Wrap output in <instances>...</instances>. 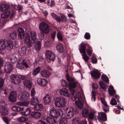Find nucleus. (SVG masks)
Wrapping results in <instances>:
<instances>
[{"label":"nucleus","instance_id":"15","mask_svg":"<svg viewBox=\"0 0 124 124\" xmlns=\"http://www.w3.org/2000/svg\"><path fill=\"white\" fill-rule=\"evenodd\" d=\"M3 63V60L0 57V77H1L3 75V72L0 70L1 67L2 66ZM4 82V80L0 77V88L2 86Z\"/></svg>","mask_w":124,"mask_h":124},{"label":"nucleus","instance_id":"10","mask_svg":"<svg viewBox=\"0 0 124 124\" xmlns=\"http://www.w3.org/2000/svg\"><path fill=\"white\" fill-rule=\"evenodd\" d=\"M17 75L12 74L10 76V79L11 83L15 85H18L21 82V80Z\"/></svg>","mask_w":124,"mask_h":124},{"label":"nucleus","instance_id":"57","mask_svg":"<svg viewBox=\"0 0 124 124\" xmlns=\"http://www.w3.org/2000/svg\"><path fill=\"white\" fill-rule=\"evenodd\" d=\"M85 38L86 39H90V34L88 32H86L84 35Z\"/></svg>","mask_w":124,"mask_h":124},{"label":"nucleus","instance_id":"36","mask_svg":"<svg viewBox=\"0 0 124 124\" xmlns=\"http://www.w3.org/2000/svg\"><path fill=\"white\" fill-rule=\"evenodd\" d=\"M9 8V6L7 4H4L0 7V10L1 11L3 12L7 10Z\"/></svg>","mask_w":124,"mask_h":124},{"label":"nucleus","instance_id":"64","mask_svg":"<svg viewBox=\"0 0 124 124\" xmlns=\"http://www.w3.org/2000/svg\"><path fill=\"white\" fill-rule=\"evenodd\" d=\"M80 124H87V122L86 120H83L80 121Z\"/></svg>","mask_w":124,"mask_h":124},{"label":"nucleus","instance_id":"2","mask_svg":"<svg viewBox=\"0 0 124 124\" xmlns=\"http://www.w3.org/2000/svg\"><path fill=\"white\" fill-rule=\"evenodd\" d=\"M18 36L20 39H22L24 38V43L28 47L31 46L33 43L31 40L30 35L28 33L24 34V30L21 28H18Z\"/></svg>","mask_w":124,"mask_h":124},{"label":"nucleus","instance_id":"62","mask_svg":"<svg viewBox=\"0 0 124 124\" xmlns=\"http://www.w3.org/2000/svg\"><path fill=\"white\" fill-rule=\"evenodd\" d=\"M35 93V91L34 89V88H33L31 91V96H34Z\"/></svg>","mask_w":124,"mask_h":124},{"label":"nucleus","instance_id":"12","mask_svg":"<svg viewBox=\"0 0 124 124\" xmlns=\"http://www.w3.org/2000/svg\"><path fill=\"white\" fill-rule=\"evenodd\" d=\"M18 98L21 101L27 100L29 99V94L26 92L21 93L18 95Z\"/></svg>","mask_w":124,"mask_h":124},{"label":"nucleus","instance_id":"56","mask_svg":"<svg viewBox=\"0 0 124 124\" xmlns=\"http://www.w3.org/2000/svg\"><path fill=\"white\" fill-rule=\"evenodd\" d=\"M17 58L16 57L12 56L10 59V60L12 63H14L17 61Z\"/></svg>","mask_w":124,"mask_h":124},{"label":"nucleus","instance_id":"55","mask_svg":"<svg viewBox=\"0 0 124 124\" xmlns=\"http://www.w3.org/2000/svg\"><path fill=\"white\" fill-rule=\"evenodd\" d=\"M92 62L94 64L96 63L97 62V60L96 57L94 55H93L91 58Z\"/></svg>","mask_w":124,"mask_h":124},{"label":"nucleus","instance_id":"41","mask_svg":"<svg viewBox=\"0 0 124 124\" xmlns=\"http://www.w3.org/2000/svg\"><path fill=\"white\" fill-rule=\"evenodd\" d=\"M10 14V11H8L3 13L1 15V17L2 18L4 19L8 17Z\"/></svg>","mask_w":124,"mask_h":124},{"label":"nucleus","instance_id":"34","mask_svg":"<svg viewBox=\"0 0 124 124\" xmlns=\"http://www.w3.org/2000/svg\"><path fill=\"white\" fill-rule=\"evenodd\" d=\"M22 108L23 107L22 106L20 107L19 106H14L12 107L11 109L13 110L14 111L19 112L22 111Z\"/></svg>","mask_w":124,"mask_h":124},{"label":"nucleus","instance_id":"18","mask_svg":"<svg viewBox=\"0 0 124 124\" xmlns=\"http://www.w3.org/2000/svg\"><path fill=\"white\" fill-rule=\"evenodd\" d=\"M87 45H89L86 44H84L83 43H81L79 47V49L81 53L84 54L86 53V48L87 47Z\"/></svg>","mask_w":124,"mask_h":124},{"label":"nucleus","instance_id":"42","mask_svg":"<svg viewBox=\"0 0 124 124\" xmlns=\"http://www.w3.org/2000/svg\"><path fill=\"white\" fill-rule=\"evenodd\" d=\"M56 48L61 53H63L64 51L63 46L62 44H59L57 45Z\"/></svg>","mask_w":124,"mask_h":124},{"label":"nucleus","instance_id":"7","mask_svg":"<svg viewBox=\"0 0 124 124\" xmlns=\"http://www.w3.org/2000/svg\"><path fill=\"white\" fill-rule=\"evenodd\" d=\"M21 79L23 81V82L27 87L31 88L32 86V82L30 80V77L28 75H20Z\"/></svg>","mask_w":124,"mask_h":124},{"label":"nucleus","instance_id":"39","mask_svg":"<svg viewBox=\"0 0 124 124\" xmlns=\"http://www.w3.org/2000/svg\"><path fill=\"white\" fill-rule=\"evenodd\" d=\"M39 100L36 97H33L32 98L31 103L32 105H34L38 103Z\"/></svg>","mask_w":124,"mask_h":124},{"label":"nucleus","instance_id":"26","mask_svg":"<svg viewBox=\"0 0 124 124\" xmlns=\"http://www.w3.org/2000/svg\"><path fill=\"white\" fill-rule=\"evenodd\" d=\"M34 43H35L34 47L37 51H39L41 47V44L40 41L37 40Z\"/></svg>","mask_w":124,"mask_h":124},{"label":"nucleus","instance_id":"6","mask_svg":"<svg viewBox=\"0 0 124 124\" xmlns=\"http://www.w3.org/2000/svg\"><path fill=\"white\" fill-rule=\"evenodd\" d=\"M66 101L67 100L63 97H58L56 98L54 104L56 106L63 107L66 105Z\"/></svg>","mask_w":124,"mask_h":124},{"label":"nucleus","instance_id":"44","mask_svg":"<svg viewBox=\"0 0 124 124\" xmlns=\"http://www.w3.org/2000/svg\"><path fill=\"white\" fill-rule=\"evenodd\" d=\"M2 119L7 124H9L11 118L8 116H4L2 117Z\"/></svg>","mask_w":124,"mask_h":124},{"label":"nucleus","instance_id":"43","mask_svg":"<svg viewBox=\"0 0 124 124\" xmlns=\"http://www.w3.org/2000/svg\"><path fill=\"white\" fill-rule=\"evenodd\" d=\"M17 36L16 31H13L9 35V37L10 39H12L13 40L16 39Z\"/></svg>","mask_w":124,"mask_h":124},{"label":"nucleus","instance_id":"19","mask_svg":"<svg viewBox=\"0 0 124 124\" xmlns=\"http://www.w3.org/2000/svg\"><path fill=\"white\" fill-rule=\"evenodd\" d=\"M91 74L92 77L96 79L99 78L101 75L98 70L92 71L91 72Z\"/></svg>","mask_w":124,"mask_h":124},{"label":"nucleus","instance_id":"31","mask_svg":"<svg viewBox=\"0 0 124 124\" xmlns=\"http://www.w3.org/2000/svg\"><path fill=\"white\" fill-rule=\"evenodd\" d=\"M87 48L86 49V52L88 55L90 56H91L93 50L92 48L89 45H87Z\"/></svg>","mask_w":124,"mask_h":124},{"label":"nucleus","instance_id":"38","mask_svg":"<svg viewBox=\"0 0 124 124\" xmlns=\"http://www.w3.org/2000/svg\"><path fill=\"white\" fill-rule=\"evenodd\" d=\"M43 105L41 104L36 105L34 106L35 110L37 111H41L43 110Z\"/></svg>","mask_w":124,"mask_h":124},{"label":"nucleus","instance_id":"1","mask_svg":"<svg viewBox=\"0 0 124 124\" xmlns=\"http://www.w3.org/2000/svg\"><path fill=\"white\" fill-rule=\"evenodd\" d=\"M18 46V42L17 41H15L14 44L11 40H7L5 39H0V51H3L6 47H7L8 49L10 50L14 47L15 48H16Z\"/></svg>","mask_w":124,"mask_h":124},{"label":"nucleus","instance_id":"24","mask_svg":"<svg viewBox=\"0 0 124 124\" xmlns=\"http://www.w3.org/2000/svg\"><path fill=\"white\" fill-rule=\"evenodd\" d=\"M44 101L45 105H48L51 100V97L48 94L46 95L44 98Z\"/></svg>","mask_w":124,"mask_h":124},{"label":"nucleus","instance_id":"11","mask_svg":"<svg viewBox=\"0 0 124 124\" xmlns=\"http://www.w3.org/2000/svg\"><path fill=\"white\" fill-rule=\"evenodd\" d=\"M28 60L26 59L23 58V59L21 63L18 62L16 65L17 68L19 69H23L25 67L27 68L29 67L27 63Z\"/></svg>","mask_w":124,"mask_h":124},{"label":"nucleus","instance_id":"37","mask_svg":"<svg viewBox=\"0 0 124 124\" xmlns=\"http://www.w3.org/2000/svg\"><path fill=\"white\" fill-rule=\"evenodd\" d=\"M41 70V68L40 67H38L36 68L34 70L32 73V75L34 76H35L36 75L39 73Z\"/></svg>","mask_w":124,"mask_h":124},{"label":"nucleus","instance_id":"40","mask_svg":"<svg viewBox=\"0 0 124 124\" xmlns=\"http://www.w3.org/2000/svg\"><path fill=\"white\" fill-rule=\"evenodd\" d=\"M46 120L48 123L50 124H55L56 122V120L55 119L49 117L46 118Z\"/></svg>","mask_w":124,"mask_h":124},{"label":"nucleus","instance_id":"63","mask_svg":"<svg viewBox=\"0 0 124 124\" xmlns=\"http://www.w3.org/2000/svg\"><path fill=\"white\" fill-rule=\"evenodd\" d=\"M92 86L93 87L96 89H97L98 87V86L97 84H95L93 83Z\"/></svg>","mask_w":124,"mask_h":124},{"label":"nucleus","instance_id":"33","mask_svg":"<svg viewBox=\"0 0 124 124\" xmlns=\"http://www.w3.org/2000/svg\"><path fill=\"white\" fill-rule=\"evenodd\" d=\"M31 39L33 42L37 40V35L35 31H32L31 32Z\"/></svg>","mask_w":124,"mask_h":124},{"label":"nucleus","instance_id":"21","mask_svg":"<svg viewBox=\"0 0 124 124\" xmlns=\"http://www.w3.org/2000/svg\"><path fill=\"white\" fill-rule=\"evenodd\" d=\"M78 101H75V104L78 108L80 109H81L83 108V104L82 103V99L80 96L78 98Z\"/></svg>","mask_w":124,"mask_h":124},{"label":"nucleus","instance_id":"17","mask_svg":"<svg viewBox=\"0 0 124 124\" xmlns=\"http://www.w3.org/2000/svg\"><path fill=\"white\" fill-rule=\"evenodd\" d=\"M17 94L16 92L15 91H12L10 93L9 95V100L12 102L15 101L16 100Z\"/></svg>","mask_w":124,"mask_h":124},{"label":"nucleus","instance_id":"3","mask_svg":"<svg viewBox=\"0 0 124 124\" xmlns=\"http://www.w3.org/2000/svg\"><path fill=\"white\" fill-rule=\"evenodd\" d=\"M63 114V112L61 109H57L52 108L50 110V116L53 118H57L59 116L61 117Z\"/></svg>","mask_w":124,"mask_h":124},{"label":"nucleus","instance_id":"45","mask_svg":"<svg viewBox=\"0 0 124 124\" xmlns=\"http://www.w3.org/2000/svg\"><path fill=\"white\" fill-rule=\"evenodd\" d=\"M80 118L78 117L73 118L72 121V124H79Z\"/></svg>","mask_w":124,"mask_h":124},{"label":"nucleus","instance_id":"35","mask_svg":"<svg viewBox=\"0 0 124 124\" xmlns=\"http://www.w3.org/2000/svg\"><path fill=\"white\" fill-rule=\"evenodd\" d=\"M51 16L53 18L56 20L58 22H60L61 21V19L60 17L54 13H52Z\"/></svg>","mask_w":124,"mask_h":124},{"label":"nucleus","instance_id":"58","mask_svg":"<svg viewBox=\"0 0 124 124\" xmlns=\"http://www.w3.org/2000/svg\"><path fill=\"white\" fill-rule=\"evenodd\" d=\"M70 95H72L73 96L72 97V99L73 101H75L77 99V96L76 92L74 93V94L73 95H72L71 93L70 94Z\"/></svg>","mask_w":124,"mask_h":124},{"label":"nucleus","instance_id":"16","mask_svg":"<svg viewBox=\"0 0 124 124\" xmlns=\"http://www.w3.org/2000/svg\"><path fill=\"white\" fill-rule=\"evenodd\" d=\"M97 118L99 120L101 121L103 120L104 121H105L107 120V117L106 114L102 112L98 113Z\"/></svg>","mask_w":124,"mask_h":124},{"label":"nucleus","instance_id":"4","mask_svg":"<svg viewBox=\"0 0 124 124\" xmlns=\"http://www.w3.org/2000/svg\"><path fill=\"white\" fill-rule=\"evenodd\" d=\"M70 79V80L68 81V86L70 93H71L72 95H73L74 94V93L76 92V90L74 89L76 87L78 82L75 81L74 78Z\"/></svg>","mask_w":124,"mask_h":124},{"label":"nucleus","instance_id":"25","mask_svg":"<svg viewBox=\"0 0 124 124\" xmlns=\"http://www.w3.org/2000/svg\"><path fill=\"white\" fill-rule=\"evenodd\" d=\"M59 92L60 94L65 96L69 97L70 96V94L68 92V90L65 88H63L61 89Z\"/></svg>","mask_w":124,"mask_h":124},{"label":"nucleus","instance_id":"48","mask_svg":"<svg viewBox=\"0 0 124 124\" xmlns=\"http://www.w3.org/2000/svg\"><path fill=\"white\" fill-rule=\"evenodd\" d=\"M89 118L91 120H93L95 119V120H97V118L95 117L94 114L93 112H91L90 114H88V116Z\"/></svg>","mask_w":124,"mask_h":124},{"label":"nucleus","instance_id":"23","mask_svg":"<svg viewBox=\"0 0 124 124\" xmlns=\"http://www.w3.org/2000/svg\"><path fill=\"white\" fill-rule=\"evenodd\" d=\"M101 100L102 103L103 104L105 107H103V109L105 113H107L108 111H109V107L107 105L106 102L104 99H101Z\"/></svg>","mask_w":124,"mask_h":124},{"label":"nucleus","instance_id":"9","mask_svg":"<svg viewBox=\"0 0 124 124\" xmlns=\"http://www.w3.org/2000/svg\"><path fill=\"white\" fill-rule=\"evenodd\" d=\"M74 113V110L73 108H67L65 112L64 117L67 119H70L73 117Z\"/></svg>","mask_w":124,"mask_h":124},{"label":"nucleus","instance_id":"51","mask_svg":"<svg viewBox=\"0 0 124 124\" xmlns=\"http://www.w3.org/2000/svg\"><path fill=\"white\" fill-rule=\"evenodd\" d=\"M110 104L114 106L117 105V101L114 98H112L110 101Z\"/></svg>","mask_w":124,"mask_h":124},{"label":"nucleus","instance_id":"13","mask_svg":"<svg viewBox=\"0 0 124 124\" xmlns=\"http://www.w3.org/2000/svg\"><path fill=\"white\" fill-rule=\"evenodd\" d=\"M46 58L53 62L55 60V55L52 52L48 50H47L46 52Z\"/></svg>","mask_w":124,"mask_h":124},{"label":"nucleus","instance_id":"49","mask_svg":"<svg viewBox=\"0 0 124 124\" xmlns=\"http://www.w3.org/2000/svg\"><path fill=\"white\" fill-rule=\"evenodd\" d=\"M82 59L86 62H88L89 57L87 56L86 53L82 55Z\"/></svg>","mask_w":124,"mask_h":124},{"label":"nucleus","instance_id":"30","mask_svg":"<svg viewBox=\"0 0 124 124\" xmlns=\"http://www.w3.org/2000/svg\"><path fill=\"white\" fill-rule=\"evenodd\" d=\"M27 48L23 46L21 49H19L18 52L19 54L21 55H25L26 54Z\"/></svg>","mask_w":124,"mask_h":124},{"label":"nucleus","instance_id":"46","mask_svg":"<svg viewBox=\"0 0 124 124\" xmlns=\"http://www.w3.org/2000/svg\"><path fill=\"white\" fill-rule=\"evenodd\" d=\"M101 79L106 82L108 83L109 82V79L108 77L106 75L102 74L101 76Z\"/></svg>","mask_w":124,"mask_h":124},{"label":"nucleus","instance_id":"5","mask_svg":"<svg viewBox=\"0 0 124 124\" xmlns=\"http://www.w3.org/2000/svg\"><path fill=\"white\" fill-rule=\"evenodd\" d=\"M7 105L4 102H0V113L2 116H5L8 115L9 112L7 108Z\"/></svg>","mask_w":124,"mask_h":124},{"label":"nucleus","instance_id":"52","mask_svg":"<svg viewBox=\"0 0 124 124\" xmlns=\"http://www.w3.org/2000/svg\"><path fill=\"white\" fill-rule=\"evenodd\" d=\"M57 37L59 40L62 41L63 37L60 32H58L57 34Z\"/></svg>","mask_w":124,"mask_h":124},{"label":"nucleus","instance_id":"27","mask_svg":"<svg viewBox=\"0 0 124 124\" xmlns=\"http://www.w3.org/2000/svg\"><path fill=\"white\" fill-rule=\"evenodd\" d=\"M108 91L110 95L111 96H114L116 94V91L114 90L113 87L110 85L108 89Z\"/></svg>","mask_w":124,"mask_h":124},{"label":"nucleus","instance_id":"22","mask_svg":"<svg viewBox=\"0 0 124 124\" xmlns=\"http://www.w3.org/2000/svg\"><path fill=\"white\" fill-rule=\"evenodd\" d=\"M37 82L39 85L44 86L47 84V81L45 79L40 78L38 79Z\"/></svg>","mask_w":124,"mask_h":124},{"label":"nucleus","instance_id":"47","mask_svg":"<svg viewBox=\"0 0 124 124\" xmlns=\"http://www.w3.org/2000/svg\"><path fill=\"white\" fill-rule=\"evenodd\" d=\"M99 84L101 88L105 90H106L107 86L105 83L102 82H99Z\"/></svg>","mask_w":124,"mask_h":124},{"label":"nucleus","instance_id":"54","mask_svg":"<svg viewBox=\"0 0 124 124\" xmlns=\"http://www.w3.org/2000/svg\"><path fill=\"white\" fill-rule=\"evenodd\" d=\"M61 85L62 86L66 87L68 86V84L67 83V82L64 80H62L61 81Z\"/></svg>","mask_w":124,"mask_h":124},{"label":"nucleus","instance_id":"14","mask_svg":"<svg viewBox=\"0 0 124 124\" xmlns=\"http://www.w3.org/2000/svg\"><path fill=\"white\" fill-rule=\"evenodd\" d=\"M12 65L9 62L6 63L5 65V70L8 74L10 73L13 70Z\"/></svg>","mask_w":124,"mask_h":124},{"label":"nucleus","instance_id":"28","mask_svg":"<svg viewBox=\"0 0 124 124\" xmlns=\"http://www.w3.org/2000/svg\"><path fill=\"white\" fill-rule=\"evenodd\" d=\"M41 113L39 112L33 111L31 113V116L32 117L36 118H38L41 116Z\"/></svg>","mask_w":124,"mask_h":124},{"label":"nucleus","instance_id":"32","mask_svg":"<svg viewBox=\"0 0 124 124\" xmlns=\"http://www.w3.org/2000/svg\"><path fill=\"white\" fill-rule=\"evenodd\" d=\"M88 110L86 108H84L82 109L81 114L83 117H87L89 114Z\"/></svg>","mask_w":124,"mask_h":124},{"label":"nucleus","instance_id":"29","mask_svg":"<svg viewBox=\"0 0 124 124\" xmlns=\"http://www.w3.org/2000/svg\"><path fill=\"white\" fill-rule=\"evenodd\" d=\"M40 73L41 75L43 77H48L50 75V72L46 70H42Z\"/></svg>","mask_w":124,"mask_h":124},{"label":"nucleus","instance_id":"61","mask_svg":"<svg viewBox=\"0 0 124 124\" xmlns=\"http://www.w3.org/2000/svg\"><path fill=\"white\" fill-rule=\"evenodd\" d=\"M56 32L55 31H54L51 34V37L53 39H54L55 38L56 35Z\"/></svg>","mask_w":124,"mask_h":124},{"label":"nucleus","instance_id":"59","mask_svg":"<svg viewBox=\"0 0 124 124\" xmlns=\"http://www.w3.org/2000/svg\"><path fill=\"white\" fill-rule=\"evenodd\" d=\"M44 33L41 31L40 33L39 34V37L41 36V38H40V39H44L45 38V34H44Z\"/></svg>","mask_w":124,"mask_h":124},{"label":"nucleus","instance_id":"20","mask_svg":"<svg viewBox=\"0 0 124 124\" xmlns=\"http://www.w3.org/2000/svg\"><path fill=\"white\" fill-rule=\"evenodd\" d=\"M31 112V110L29 108H25L23 107L21 113L22 115L25 116H27L30 114Z\"/></svg>","mask_w":124,"mask_h":124},{"label":"nucleus","instance_id":"60","mask_svg":"<svg viewBox=\"0 0 124 124\" xmlns=\"http://www.w3.org/2000/svg\"><path fill=\"white\" fill-rule=\"evenodd\" d=\"M61 21L62 22H65L67 20L66 17L64 16H62L61 17Z\"/></svg>","mask_w":124,"mask_h":124},{"label":"nucleus","instance_id":"50","mask_svg":"<svg viewBox=\"0 0 124 124\" xmlns=\"http://www.w3.org/2000/svg\"><path fill=\"white\" fill-rule=\"evenodd\" d=\"M67 119L65 117L62 118L59 121V124H65L68 121Z\"/></svg>","mask_w":124,"mask_h":124},{"label":"nucleus","instance_id":"53","mask_svg":"<svg viewBox=\"0 0 124 124\" xmlns=\"http://www.w3.org/2000/svg\"><path fill=\"white\" fill-rule=\"evenodd\" d=\"M27 120V118L23 116H22L17 119V120L18 121L22 122H24Z\"/></svg>","mask_w":124,"mask_h":124},{"label":"nucleus","instance_id":"8","mask_svg":"<svg viewBox=\"0 0 124 124\" xmlns=\"http://www.w3.org/2000/svg\"><path fill=\"white\" fill-rule=\"evenodd\" d=\"M50 26L44 22H42L39 24V29L40 31L46 34L49 33V29L50 28Z\"/></svg>","mask_w":124,"mask_h":124}]
</instances>
